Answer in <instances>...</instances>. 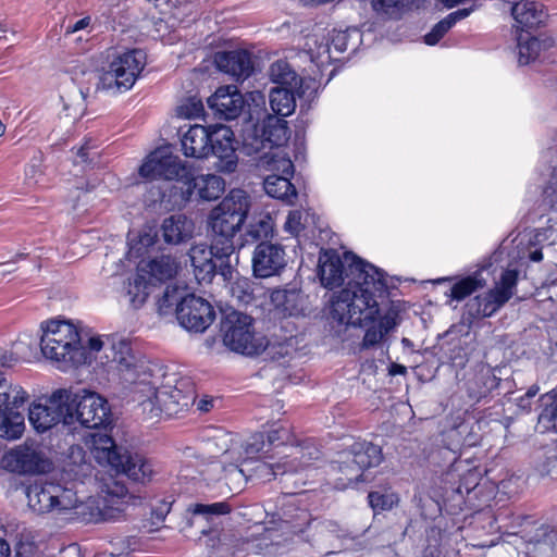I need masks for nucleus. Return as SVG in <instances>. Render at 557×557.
I'll list each match as a JSON object with an SVG mask.
<instances>
[{
	"instance_id": "f257e3e1",
	"label": "nucleus",
	"mask_w": 557,
	"mask_h": 557,
	"mask_svg": "<svg viewBox=\"0 0 557 557\" xmlns=\"http://www.w3.org/2000/svg\"><path fill=\"white\" fill-rule=\"evenodd\" d=\"M349 259L352 278L333 297L331 313L341 323L361 326L375 320L379 314L375 293L384 292L387 285L382 270L356 255H346V260Z\"/></svg>"
},
{
	"instance_id": "f03ea898",
	"label": "nucleus",
	"mask_w": 557,
	"mask_h": 557,
	"mask_svg": "<svg viewBox=\"0 0 557 557\" xmlns=\"http://www.w3.org/2000/svg\"><path fill=\"white\" fill-rule=\"evenodd\" d=\"M77 453L81 461L78 463H66L62 475L64 480L72 481L70 487L73 488L75 504L69 508L67 513L71 512L73 518L87 523L113 521L120 519L129 506L140 503L139 497L129 494L127 488L117 482L108 486L102 496H90L86 499L79 497L81 490L78 486L83 485L84 480L91 475L92 468L90 463L84 460L81 448L77 449Z\"/></svg>"
},
{
	"instance_id": "7ed1b4c3",
	"label": "nucleus",
	"mask_w": 557,
	"mask_h": 557,
	"mask_svg": "<svg viewBox=\"0 0 557 557\" xmlns=\"http://www.w3.org/2000/svg\"><path fill=\"white\" fill-rule=\"evenodd\" d=\"M181 145L186 157L196 159L214 157L216 159L214 166L219 172L232 173L236 170L238 158L234 133L226 125H190L182 135Z\"/></svg>"
},
{
	"instance_id": "20e7f679",
	"label": "nucleus",
	"mask_w": 557,
	"mask_h": 557,
	"mask_svg": "<svg viewBox=\"0 0 557 557\" xmlns=\"http://www.w3.org/2000/svg\"><path fill=\"white\" fill-rule=\"evenodd\" d=\"M106 63L98 71L96 91L117 95L129 90L140 76L147 63L141 49L120 50L108 48L103 52Z\"/></svg>"
},
{
	"instance_id": "39448f33",
	"label": "nucleus",
	"mask_w": 557,
	"mask_h": 557,
	"mask_svg": "<svg viewBox=\"0 0 557 557\" xmlns=\"http://www.w3.org/2000/svg\"><path fill=\"white\" fill-rule=\"evenodd\" d=\"M383 460L380 446L369 442H355L349 449L337 454L331 463L334 487L346 490L368 481L366 471Z\"/></svg>"
},
{
	"instance_id": "423d86ee",
	"label": "nucleus",
	"mask_w": 557,
	"mask_h": 557,
	"mask_svg": "<svg viewBox=\"0 0 557 557\" xmlns=\"http://www.w3.org/2000/svg\"><path fill=\"white\" fill-rule=\"evenodd\" d=\"M249 211V197L243 189H233L215 206L209 215L215 248L222 253H233V238L244 224Z\"/></svg>"
},
{
	"instance_id": "0eeeda50",
	"label": "nucleus",
	"mask_w": 557,
	"mask_h": 557,
	"mask_svg": "<svg viewBox=\"0 0 557 557\" xmlns=\"http://www.w3.org/2000/svg\"><path fill=\"white\" fill-rule=\"evenodd\" d=\"M40 347L44 356L54 362L79 364L83 360L81 335L70 321L51 320L42 326Z\"/></svg>"
},
{
	"instance_id": "6e6552de",
	"label": "nucleus",
	"mask_w": 557,
	"mask_h": 557,
	"mask_svg": "<svg viewBox=\"0 0 557 557\" xmlns=\"http://www.w3.org/2000/svg\"><path fill=\"white\" fill-rule=\"evenodd\" d=\"M251 317L231 311L221 322L223 344L232 351L246 356H258L267 347V337L257 334Z\"/></svg>"
},
{
	"instance_id": "1a4fd4ad",
	"label": "nucleus",
	"mask_w": 557,
	"mask_h": 557,
	"mask_svg": "<svg viewBox=\"0 0 557 557\" xmlns=\"http://www.w3.org/2000/svg\"><path fill=\"white\" fill-rule=\"evenodd\" d=\"M73 393L60 388L45 401H35L28 409V421L37 433H45L59 423L73 425Z\"/></svg>"
},
{
	"instance_id": "9d476101",
	"label": "nucleus",
	"mask_w": 557,
	"mask_h": 557,
	"mask_svg": "<svg viewBox=\"0 0 557 557\" xmlns=\"http://www.w3.org/2000/svg\"><path fill=\"white\" fill-rule=\"evenodd\" d=\"M519 272L505 270L495 286L486 293L476 295L466 304V314L470 320L490 318L513 296Z\"/></svg>"
},
{
	"instance_id": "9b49d317",
	"label": "nucleus",
	"mask_w": 557,
	"mask_h": 557,
	"mask_svg": "<svg viewBox=\"0 0 557 557\" xmlns=\"http://www.w3.org/2000/svg\"><path fill=\"white\" fill-rule=\"evenodd\" d=\"M160 379L161 375H156L153 371L150 377H147V374L144 373V377L138 382V389L136 392L145 397L141 400L143 405L151 406V410H164L169 413H176L178 410L185 409L190 405L193 399L190 391L183 392L180 387L171 386L170 384L159 386Z\"/></svg>"
},
{
	"instance_id": "f8f14e48",
	"label": "nucleus",
	"mask_w": 557,
	"mask_h": 557,
	"mask_svg": "<svg viewBox=\"0 0 557 557\" xmlns=\"http://www.w3.org/2000/svg\"><path fill=\"white\" fill-rule=\"evenodd\" d=\"M260 165L272 172L263 181L267 195L287 205H294L297 199V190L290 183L294 175L292 160L282 152L275 151L262 157Z\"/></svg>"
},
{
	"instance_id": "ddd939ff",
	"label": "nucleus",
	"mask_w": 557,
	"mask_h": 557,
	"mask_svg": "<svg viewBox=\"0 0 557 557\" xmlns=\"http://www.w3.org/2000/svg\"><path fill=\"white\" fill-rule=\"evenodd\" d=\"M268 447L276 457L294 463H300V468L310 465L319 458V450L311 445L300 446L293 433L292 426L287 422L274 423L265 437Z\"/></svg>"
},
{
	"instance_id": "4468645a",
	"label": "nucleus",
	"mask_w": 557,
	"mask_h": 557,
	"mask_svg": "<svg viewBox=\"0 0 557 557\" xmlns=\"http://www.w3.org/2000/svg\"><path fill=\"white\" fill-rule=\"evenodd\" d=\"M188 170L186 163L174 156L170 147H159L146 157L138 173L148 181H175L174 189H180L177 185H183L184 180L188 177Z\"/></svg>"
},
{
	"instance_id": "2eb2a0df",
	"label": "nucleus",
	"mask_w": 557,
	"mask_h": 557,
	"mask_svg": "<svg viewBox=\"0 0 557 557\" xmlns=\"http://www.w3.org/2000/svg\"><path fill=\"white\" fill-rule=\"evenodd\" d=\"M28 506L38 513L57 512L65 515L75 504L73 488L53 482L29 485L26 490Z\"/></svg>"
},
{
	"instance_id": "dca6fc26",
	"label": "nucleus",
	"mask_w": 557,
	"mask_h": 557,
	"mask_svg": "<svg viewBox=\"0 0 557 557\" xmlns=\"http://www.w3.org/2000/svg\"><path fill=\"white\" fill-rule=\"evenodd\" d=\"M1 467L18 475L44 474L51 470L52 462L35 443L24 442L3 454Z\"/></svg>"
},
{
	"instance_id": "f3484780",
	"label": "nucleus",
	"mask_w": 557,
	"mask_h": 557,
	"mask_svg": "<svg viewBox=\"0 0 557 557\" xmlns=\"http://www.w3.org/2000/svg\"><path fill=\"white\" fill-rule=\"evenodd\" d=\"M73 424L78 422L88 429H99L110 423L111 410L106 398L87 389L73 393Z\"/></svg>"
},
{
	"instance_id": "a211bd4d",
	"label": "nucleus",
	"mask_w": 557,
	"mask_h": 557,
	"mask_svg": "<svg viewBox=\"0 0 557 557\" xmlns=\"http://www.w3.org/2000/svg\"><path fill=\"white\" fill-rule=\"evenodd\" d=\"M176 319L185 330L202 333L213 323L215 311L206 299L194 294H186L178 305Z\"/></svg>"
},
{
	"instance_id": "6ab92c4d",
	"label": "nucleus",
	"mask_w": 557,
	"mask_h": 557,
	"mask_svg": "<svg viewBox=\"0 0 557 557\" xmlns=\"http://www.w3.org/2000/svg\"><path fill=\"white\" fill-rule=\"evenodd\" d=\"M110 344L112 361L117 364L121 372H124V380L132 382L135 385V392L138 389V382L144 377L151 376L152 368L150 364L140 362L137 363L132 354L131 343L123 338H107Z\"/></svg>"
},
{
	"instance_id": "aec40b11",
	"label": "nucleus",
	"mask_w": 557,
	"mask_h": 557,
	"mask_svg": "<svg viewBox=\"0 0 557 557\" xmlns=\"http://www.w3.org/2000/svg\"><path fill=\"white\" fill-rule=\"evenodd\" d=\"M285 257V250L281 245L261 242L253 251V274L262 278L278 274L286 265Z\"/></svg>"
},
{
	"instance_id": "412c9836",
	"label": "nucleus",
	"mask_w": 557,
	"mask_h": 557,
	"mask_svg": "<svg viewBox=\"0 0 557 557\" xmlns=\"http://www.w3.org/2000/svg\"><path fill=\"white\" fill-rule=\"evenodd\" d=\"M225 189V182L215 174H202L194 176L191 170H188V177L184 180L181 190V201L186 202L190 199L195 190L199 198L203 200L218 199Z\"/></svg>"
},
{
	"instance_id": "4be33fe9",
	"label": "nucleus",
	"mask_w": 557,
	"mask_h": 557,
	"mask_svg": "<svg viewBox=\"0 0 557 557\" xmlns=\"http://www.w3.org/2000/svg\"><path fill=\"white\" fill-rule=\"evenodd\" d=\"M511 16L515 21V33H531L545 25L548 13L543 3L531 0H520L512 4Z\"/></svg>"
},
{
	"instance_id": "5701e85b",
	"label": "nucleus",
	"mask_w": 557,
	"mask_h": 557,
	"mask_svg": "<svg viewBox=\"0 0 557 557\" xmlns=\"http://www.w3.org/2000/svg\"><path fill=\"white\" fill-rule=\"evenodd\" d=\"M233 253H222L215 248V239H212L211 247L206 245H195L189 250V258L194 268L195 278L199 284L210 283L216 273L215 258L231 257Z\"/></svg>"
},
{
	"instance_id": "b1692460",
	"label": "nucleus",
	"mask_w": 557,
	"mask_h": 557,
	"mask_svg": "<svg viewBox=\"0 0 557 557\" xmlns=\"http://www.w3.org/2000/svg\"><path fill=\"white\" fill-rule=\"evenodd\" d=\"M244 104V98L235 86H222L208 98V106L216 116L224 120L236 119Z\"/></svg>"
},
{
	"instance_id": "393cba45",
	"label": "nucleus",
	"mask_w": 557,
	"mask_h": 557,
	"mask_svg": "<svg viewBox=\"0 0 557 557\" xmlns=\"http://www.w3.org/2000/svg\"><path fill=\"white\" fill-rule=\"evenodd\" d=\"M216 67L237 81L246 79L253 72L251 54L245 50L218 52L214 57Z\"/></svg>"
},
{
	"instance_id": "a878e982",
	"label": "nucleus",
	"mask_w": 557,
	"mask_h": 557,
	"mask_svg": "<svg viewBox=\"0 0 557 557\" xmlns=\"http://www.w3.org/2000/svg\"><path fill=\"white\" fill-rule=\"evenodd\" d=\"M255 467L240 468L239 473L246 475L249 472V478L257 479L261 482H269L275 479L278 474L298 472L300 463H294V461H287L280 457L275 459H260L256 460Z\"/></svg>"
},
{
	"instance_id": "bb28decb",
	"label": "nucleus",
	"mask_w": 557,
	"mask_h": 557,
	"mask_svg": "<svg viewBox=\"0 0 557 557\" xmlns=\"http://www.w3.org/2000/svg\"><path fill=\"white\" fill-rule=\"evenodd\" d=\"M275 310L284 317L305 315L309 310L308 297L298 289H275L271 294Z\"/></svg>"
},
{
	"instance_id": "cd10ccee",
	"label": "nucleus",
	"mask_w": 557,
	"mask_h": 557,
	"mask_svg": "<svg viewBox=\"0 0 557 557\" xmlns=\"http://www.w3.org/2000/svg\"><path fill=\"white\" fill-rule=\"evenodd\" d=\"M112 469L140 483L150 481L154 473L152 463L147 458L139 454H131L128 451L121 455V466H113Z\"/></svg>"
},
{
	"instance_id": "c85d7f7f",
	"label": "nucleus",
	"mask_w": 557,
	"mask_h": 557,
	"mask_svg": "<svg viewBox=\"0 0 557 557\" xmlns=\"http://www.w3.org/2000/svg\"><path fill=\"white\" fill-rule=\"evenodd\" d=\"M90 450L99 465L110 468L121 466L122 453L110 435L103 433L91 434Z\"/></svg>"
},
{
	"instance_id": "c756f323",
	"label": "nucleus",
	"mask_w": 557,
	"mask_h": 557,
	"mask_svg": "<svg viewBox=\"0 0 557 557\" xmlns=\"http://www.w3.org/2000/svg\"><path fill=\"white\" fill-rule=\"evenodd\" d=\"M346 255H354L352 252L344 253V261L347 264L345 268L344 263L339 258H327L322 261L319 265V275L322 285L329 289L341 286L344 283V275L348 278H352L349 272V264L351 259L346 260Z\"/></svg>"
},
{
	"instance_id": "7c9ffc66",
	"label": "nucleus",
	"mask_w": 557,
	"mask_h": 557,
	"mask_svg": "<svg viewBox=\"0 0 557 557\" xmlns=\"http://www.w3.org/2000/svg\"><path fill=\"white\" fill-rule=\"evenodd\" d=\"M193 223L183 214L166 218L162 225V236L165 243L177 245L193 235Z\"/></svg>"
},
{
	"instance_id": "2f4dec72",
	"label": "nucleus",
	"mask_w": 557,
	"mask_h": 557,
	"mask_svg": "<svg viewBox=\"0 0 557 557\" xmlns=\"http://www.w3.org/2000/svg\"><path fill=\"white\" fill-rule=\"evenodd\" d=\"M304 88L274 87L269 95L272 111L282 117L290 115L296 108V96L301 97Z\"/></svg>"
},
{
	"instance_id": "473e14b6",
	"label": "nucleus",
	"mask_w": 557,
	"mask_h": 557,
	"mask_svg": "<svg viewBox=\"0 0 557 557\" xmlns=\"http://www.w3.org/2000/svg\"><path fill=\"white\" fill-rule=\"evenodd\" d=\"M178 268L175 258L163 255L150 260L145 267H139L138 270H144L148 281L153 284V281L161 283L171 280L176 275Z\"/></svg>"
},
{
	"instance_id": "72a5a7b5",
	"label": "nucleus",
	"mask_w": 557,
	"mask_h": 557,
	"mask_svg": "<svg viewBox=\"0 0 557 557\" xmlns=\"http://www.w3.org/2000/svg\"><path fill=\"white\" fill-rule=\"evenodd\" d=\"M270 81L276 84V87L302 88V78L296 73L286 60H277L269 67Z\"/></svg>"
},
{
	"instance_id": "f704fd0d",
	"label": "nucleus",
	"mask_w": 557,
	"mask_h": 557,
	"mask_svg": "<svg viewBox=\"0 0 557 557\" xmlns=\"http://www.w3.org/2000/svg\"><path fill=\"white\" fill-rule=\"evenodd\" d=\"M541 400V412L537 418V428L541 432L556 430L557 424V386L543 394Z\"/></svg>"
},
{
	"instance_id": "c9c22d12",
	"label": "nucleus",
	"mask_w": 557,
	"mask_h": 557,
	"mask_svg": "<svg viewBox=\"0 0 557 557\" xmlns=\"http://www.w3.org/2000/svg\"><path fill=\"white\" fill-rule=\"evenodd\" d=\"M397 325L396 318L393 314H385L367 329L363 336L361 348L368 349L381 343V341Z\"/></svg>"
},
{
	"instance_id": "e433bc0d",
	"label": "nucleus",
	"mask_w": 557,
	"mask_h": 557,
	"mask_svg": "<svg viewBox=\"0 0 557 557\" xmlns=\"http://www.w3.org/2000/svg\"><path fill=\"white\" fill-rule=\"evenodd\" d=\"M262 138L270 147L282 146L288 138L287 122L282 116L269 115L263 122Z\"/></svg>"
},
{
	"instance_id": "4c0bfd02",
	"label": "nucleus",
	"mask_w": 557,
	"mask_h": 557,
	"mask_svg": "<svg viewBox=\"0 0 557 557\" xmlns=\"http://www.w3.org/2000/svg\"><path fill=\"white\" fill-rule=\"evenodd\" d=\"M473 8L460 9L449 13L446 17L436 23L432 29L424 35V42L429 46L436 45L445 34L460 20L470 15Z\"/></svg>"
},
{
	"instance_id": "58836bf2",
	"label": "nucleus",
	"mask_w": 557,
	"mask_h": 557,
	"mask_svg": "<svg viewBox=\"0 0 557 557\" xmlns=\"http://www.w3.org/2000/svg\"><path fill=\"white\" fill-rule=\"evenodd\" d=\"M485 285L486 280L482 276V270H479L454 283L450 287L449 296L456 301H461Z\"/></svg>"
},
{
	"instance_id": "ea45409f",
	"label": "nucleus",
	"mask_w": 557,
	"mask_h": 557,
	"mask_svg": "<svg viewBox=\"0 0 557 557\" xmlns=\"http://www.w3.org/2000/svg\"><path fill=\"white\" fill-rule=\"evenodd\" d=\"M0 413V437L5 440H17L25 431L24 416L14 409H5Z\"/></svg>"
},
{
	"instance_id": "a19ab883",
	"label": "nucleus",
	"mask_w": 557,
	"mask_h": 557,
	"mask_svg": "<svg viewBox=\"0 0 557 557\" xmlns=\"http://www.w3.org/2000/svg\"><path fill=\"white\" fill-rule=\"evenodd\" d=\"M518 50V62L521 65H527L535 61L541 54L540 42L536 36L531 33L518 32L515 33Z\"/></svg>"
},
{
	"instance_id": "79ce46f5",
	"label": "nucleus",
	"mask_w": 557,
	"mask_h": 557,
	"mask_svg": "<svg viewBox=\"0 0 557 557\" xmlns=\"http://www.w3.org/2000/svg\"><path fill=\"white\" fill-rule=\"evenodd\" d=\"M245 458L244 466H249V460L275 459V455L268 447L265 435L263 433L252 434L244 446Z\"/></svg>"
},
{
	"instance_id": "37998d69",
	"label": "nucleus",
	"mask_w": 557,
	"mask_h": 557,
	"mask_svg": "<svg viewBox=\"0 0 557 557\" xmlns=\"http://www.w3.org/2000/svg\"><path fill=\"white\" fill-rule=\"evenodd\" d=\"M144 272V270H137L136 275L128 282L126 287V295L128 296L129 304L135 309L145 304L149 295V285H152Z\"/></svg>"
},
{
	"instance_id": "c03bdc74",
	"label": "nucleus",
	"mask_w": 557,
	"mask_h": 557,
	"mask_svg": "<svg viewBox=\"0 0 557 557\" xmlns=\"http://www.w3.org/2000/svg\"><path fill=\"white\" fill-rule=\"evenodd\" d=\"M28 398L27 392L22 386L3 384L0 387V411L3 409H18Z\"/></svg>"
},
{
	"instance_id": "a18cd8bd",
	"label": "nucleus",
	"mask_w": 557,
	"mask_h": 557,
	"mask_svg": "<svg viewBox=\"0 0 557 557\" xmlns=\"http://www.w3.org/2000/svg\"><path fill=\"white\" fill-rule=\"evenodd\" d=\"M183 293L184 292L176 286H168L162 297L158 300L159 314L168 315L175 313L177 317L178 305H181V299L185 297Z\"/></svg>"
},
{
	"instance_id": "49530a36",
	"label": "nucleus",
	"mask_w": 557,
	"mask_h": 557,
	"mask_svg": "<svg viewBox=\"0 0 557 557\" xmlns=\"http://www.w3.org/2000/svg\"><path fill=\"white\" fill-rule=\"evenodd\" d=\"M296 345L297 341L295 337L290 336L283 342H269L267 339V347L262 352H265L267 356L275 361H281L286 357H293L296 354Z\"/></svg>"
},
{
	"instance_id": "de8ad7c7",
	"label": "nucleus",
	"mask_w": 557,
	"mask_h": 557,
	"mask_svg": "<svg viewBox=\"0 0 557 557\" xmlns=\"http://www.w3.org/2000/svg\"><path fill=\"white\" fill-rule=\"evenodd\" d=\"M274 233V221L269 212L261 213L250 225L247 236L255 240L267 239Z\"/></svg>"
},
{
	"instance_id": "09e8293b",
	"label": "nucleus",
	"mask_w": 557,
	"mask_h": 557,
	"mask_svg": "<svg viewBox=\"0 0 557 557\" xmlns=\"http://www.w3.org/2000/svg\"><path fill=\"white\" fill-rule=\"evenodd\" d=\"M547 158H555L557 160V150L549 149L545 156ZM553 169V173L547 186L544 188L543 197L544 202L549 206V208L554 211H557V162L550 165Z\"/></svg>"
},
{
	"instance_id": "8fccbe9b",
	"label": "nucleus",
	"mask_w": 557,
	"mask_h": 557,
	"mask_svg": "<svg viewBox=\"0 0 557 557\" xmlns=\"http://www.w3.org/2000/svg\"><path fill=\"white\" fill-rule=\"evenodd\" d=\"M173 9L170 12L169 22L172 26L188 21V17L195 13V4L193 2H183L182 0H171Z\"/></svg>"
},
{
	"instance_id": "3c124183",
	"label": "nucleus",
	"mask_w": 557,
	"mask_h": 557,
	"mask_svg": "<svg viewBox=\"0 0 557 557\" xmlns=\"http://www.w3.org/2000/svg\"><path fill=\"white\" fill-rule=\"evenodd\" d=\"M448 437L460 446L471 447L478 444L476 434L472 432V428L466 422L451 430Z\"/></svg>"
},
{
	"instance_id": "603ef678",
	"label": "nucleus",
	"mask_w": 557,
	"mask_h": 557,
	"mask_svg": "<svg viewBox=\"0 0 557 557\" xmlns=\"http://www.w3.org/2000/svg\"><path fill=\"white\" fill-rule=\"evenodd\" d=\"M195 516H220L226 515L231 511V507L225 502H219L213 504H196L190 509Z\"/></svg>"
},
{
	"instance_id": "864d4df0",
	"label": "nucleus",
	"mask_w": 557,
	"mask_h": 557,
	"mask_svg": "<svg viewBox=\"0 0 557 557\" xmlns=\"http://www.w3.org/2000/svg\"><path fill=\"white\" fill-rule=\"evenodd\" d=\"M369 504L373 510H387L391 509L396 503L397 497L395 494H381L379 492H371L368 495Z\"/></svg>"
},
{
	"instance_id": "5fc2aeb1",
	"label": "nucleus",
	"mask_w": 557,
	"mask_h": 557,
	"mask_svg": "<svg viewBox=\"0 0 557 557\" xmlns=\"http://www.w3.org/2000/svg\"><path fill=\"white\" fill-rule=\"evenodd\" d=\"M203 113V104L196 98H190L185 104L178 107V115L187 119H196Z\"/></svg>"
},
{
	"instance_id": "6e6d98bb",
	"label": "nucleus",
	"mask_w": 557,
	"mask_h": 557,
	"mask_svg": "<svg viewBox=\"0 0 557 557\" xmlns=\"http://www.w3.org/2000/svg\"><path fill=\"white\" fill-rule=\"evenodd\" d=\"M302 228V212L299 210L290 211L284 223V231L293 236H297Z\"/></svg>"
},
{
	"instance_id": "4d7b16f0",
	"label": "nucleus",
	"mask_w": 557,
	"mask_h": 557,
	"mask_svg": "<svg viewBox=\"0 0 557 557\" xmlns=\"http://www.w3.org/2000/svg\"><path fill=\"white\" fill-rule=\"evenodd\" d=\"M405 0H372V7L376 12L388 13L391 9L398 8Z\"/></svg>"
},
{
	"instance_id": "13d9d810",
	"label": "nucleus",
	"mask_w": 557,
	"mask_h": 557,
	"mask_svg": "<svg viewBox=\"0 0 557 557\" xmlns=\"http://www.w3.org/2000/svg\"><path fill=\"white\" fill-rule=\"evenodd\" d=\"M231 257H226V258H215V262H219V264L216 263V270L218 272L223 276V278L226 281V280H231L232 278V273H233V267L231 264Z\"/></svg>"
},
{
	"instance_id": "bf43d9fd",
	"label": "nucleus",
	"mask_w": 557,
	"mask_h": 557,
	"mask_svg": "<svg viewBox=\"0 0 557 557\" xmlns=\"http://www.w3.org/2000/svg\"><path fill=\"white\" fill-rule=\"evenodd\" d=\"M18 359L20 357L15 352L0 348V366L11 367L17 362Z\"/></svg>"
},
{
	"instance_id": "052dcab7",
	"label": "nucleus",
	"mask_w": 557,
	"mask_h": 557,
	"mask_svg": "<svg viewBox=\"0 0 557 557\" xmlns=\"http://www.w3.org/2000/svg\"><path fill=\"white\" fill-rule=\"evenodd\" d=\"M91 23L90 16H85L78 21H76L73 25L67 26L66 34H74L78 30L87 28Z\"/></svg>"
},
{
	"instance_id": "680f3d73",
	"label": "nucleus",
	"mask_w": 557,
	"mask_h": 557,
	"mask_svg": "<svg viewBox=\"0 0 557 557\" xmlns=\"http://www.w3.org/2000/svg\"><path fill=\"white\" fill-rule=\"evenodd\" d=\"M304 524L305 523H292L288 520H282L280 523V529L290 534H297L304 531Z\"/></svg>"
},
{
	"instance_id": "e2e57ef3",
	"label": "nucleus",
	"mask_w": 557,
	"mask_h": 557,
	"mask_svg": "<svg viewBox=\"0 0 557 557\" xmlns=\"http://www.w3.org/2000/svg\"><path fill=\"white\" fill-rule=\"evenodd\" d=\"M539 42L541 44L540 45V51H545V50H548L553 47H555L556 45V40L553 36L548 35V34H541L540 36H536Z\"/></svg>"
},
{
	"instance_id": "0e129e2a",
	"label": "nucleus",
	"mask_w": 557,
	"mask_h": 557,
	"mask_svg": "<svg viewBox=\"0 0 557 557\" xmlns=\"http://www.w3.org/2000/svg\"><path fill=\"white\" fill-rule=\"evenodd\" d=\"M92 141L90 139L85 140V143L77 149V156L82 159V161L88 160V151L94 148Z\"/></svg>"
},
{
	"instance_id": "69168bd1",
	"label": "nucleus",
	"mask_w": 557,
	"mask_h": 557,
	"mask_svg": "<svg viewBox=\"0 0 557 557\" xmlns=\"http://www.w3.org/2000/svg\"><path fill=\"white\" fill-rule=\"evenodd\" d=\"M407 373V368L399 363H391L388 368V374L392 376L395 375H405Z\"/></svg>"
},
{
	"instance_id": "338daca9",
	"label": "nucleus",
	"mask_w": 557,
	"mask_h": 557,
	"mask_svg": "<svg viewBox=\"0 0 557 557\" xmlns=\"http://www.w3.org/2000/svg\"><path fill=\"white\" fill-rule=\"evenodd\" d=\"M213 407V399L203 397L197 404V409L203 412H208Z\"/></svg>"
},
{
	"instance_id": "774afa93",
	"label": "nucleus",
	"mask_w": 557,
	"mask_h": 557,
	"mask_svg": "<svg viewBox=\"0 0 557 557\" xmlns=\"http://www.w3.org/2000/svg\"><path fill=\"white\" fill-rule=\"evenodd\" d=\"M104 346V342L101 337H90L88 341V348L92 351H99Z\"/></svg>"
}]
</instances>
